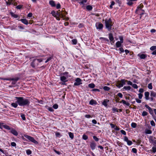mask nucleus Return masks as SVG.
Here are the masks:
<instances>
[{
	"instance_id": "41",
	"label": "nucleus",
	"mask_w": 156,
	"mask_h": 156,
	"mask_svg": "<svg viewBox=\"0 0 156 156\" xmlns=\"http://www.w3.org/2000/svg\"><path fill=\"white\" fill-rule=\"evenodd\" d=\"M103 89L105 91H108L110 90V88L107 86H105L103 88Z\"/></svg>"
},
{
	"instance_id": "27",
	"label": "nucleus",
	"mask_w": 156,
	"mask_h": 156,
	"mask_svg": "<svg viewBox=\"0 0 156 156\" xmlns=\"http://www.w3.org/2000/svg\"><path fill=\"white\" fill-rule=\"evenodd\" d=\"M10 15L11 16L14 18H17L18 17V15L14 14L13 12H10Z\"/></svg>"
},
{
	"instance_id": "49",
	"label": "nucleus",
	"mask_w": 156,
	"mask_h": 156,
	"mask_svg": "<svg viewBox=\"0 0 156 156\" xmlns=\"http://www.w3.org/2000/svg\"><path fill=\"white\" fill-rule=\"evenodd\" d=\"M53 108L55 109H57L58 108V105L57 104H55L53 105Z\"/></svg>"
},
{
	"instance_id": "52",
	"label": "nucleus",
	"mask_w": 156,
	"mask_h": 156,
	"mask_svg": "<svg viewBox=\"0 0 156 156\" xmlns=\"http://www.w3.org/2000/svg\"><path fill=\"white\" fill-rule=\"evenodd\" d=\"M132 152L135 154H136L137 152V150L135 148H133L132 149Z\"/></svg>"
},
{
	"instance_id": "62",
	"label": "nucleus",
	"mask_w": 156,
	"mask_h": 156,
	"mask_svg": "<svg viewBox=\"0 0 156 156\" xmlns=\"http://www.w3.org/2000/svg\"><path fill=\"white\" fill-rule=\"evenodd\" d=\"M139 98L140 99H142L143 97V94L141 93H139L138 94Z\"/></svg>"
},
{
	"instance_id": "53",
	"label": "nucleus",
	"mask_w": 156,
	"mask_h": 156,
	"mask_svg": "<svg viewBox=\"0 0 156 156\" xmlns=\"http://www.w3.org/2000/svg\"><path fill=\"white\" fill-rule=\"evenodd\" d=\"M93 138L97 142L99 140V138L95 136H93Z\"/></svg>"
},
{
	"instance_id": "59",
	"label": "nucleus",
	"mask_w": 156,
	"mask_h": 156,
	"mask_svg": "<svg viewBox=\"0 0 156 156\" xmlns=\"http://www.w3.org/2000/svg\"><path fill=\"white\" fill-rule=\"evenodd\" d=\"M112 110L114 112H118V109L116 108H112Z\"/></svg>"
},
{
	"instance_id": "28",
	"label": "nucleus",
	"mask_w": 156,
	"mask_h": 156,
	"mask_svg": "<svg viewBox=\"0 0 156 156\" xmlns=\"http://www.w3.org/2000/svg\"><path fill=\"white\" fill-rule=\"evenodd\" d=\"M145 133L146 134H151L152 133V131L151 130L148 129H146L145 130Z\"/></svg>"
},
{
	"instance_id": "31",
	"label": "nucleus",
	"mask_w": 156,
	"mask_h": 156,
	"mask_svg": "<svg viewBox=\"0 0 156 156\" xmlns=\"http://www.w3.org/2000/svg\"><path fill=\"white\" fill-rule=\"evenodd\" d=\"M89 87L91 88H93L94 87L95 85L93 83L89 84L88 85Z\"/></svg>"
},
{
	"instance_id": "5",
	"label": "nucleus",
	"mask_w": 156,
	"mask_h": 156,
	"mask_svg": "<svg viewBox=\"0 0 156 156\" xmlns=\"http://www.w3.org/2000/svg\"><path fill=\"white\" fill-rule=\"evenodd\" d=\"M24 136L28 139L30 141H31L34 144H38V142L35 140L34 137L27 135H24Z\"/></svg>"
},
{
	"instance_id": "11",
	"label": "nucleus",
	"mask_w": 156,
	"mask_h": 156,
	"mask_svg": "<svg viewBox=\"0 0 156 156\" xmlns=\"http://www.w3.org/2000/svg\"><path fill=\"white\" fill-rule=\"evenodd\" d=\"M126 81L124 79H122L120 80V82L119 83L118 87L120 88L122 87L123 85L125 84Z\"/></svg>"
},
{
	"instance_id": "29",
	"label": "nucleus",
	"mask_w": 156,
	"mask_h": 156,
	"mask_svg": "<svg viewBox=\"0 0 156 156\" xmlns=\"http://www.w3.org/2000/svg\"><path fill=\"white\" fill-rule=\"evenodd\" d=\"M68 134L69 137L72 139H73L74 138V135L73 133L71 132H69L68 133Z\"/></svg>"
},
{
	"instance_id": "32",
	"label": "nucleus",
	"mask_w": 156,
	"mask_h": 156,
	"mask_svg": "<svg viewBox=\"0 0 156 156\" xmlns=\"http://www.w3.org/2000/svg\"><path fill=\"white\" fill-rule=\"evenodd\" d=\"M148 114V113L146 111H144L142 113V115L143 116H147Z\"/></svg>"
},
{
	"instance_id": "46",
	"label": "nucleus",
	"mask_w": 156,
	"mask_h": 156,
	"mask_svg": "<svg viewBox=\"0 0 156 156\" xmlns=\"http://www.w3.org/2000/svg\"><path fill=\"white\" fill-rule=\"evenodd\" d=\"M156 46H151L150 48V49L151 51H154L156 50Z\"/></svg>"
},
{
	"instance_id": "58",
	"label": "nucleus",
	"mask_w": 156,
	"mask_h": 156,
	"mask_svg": "<svg viewBox=\"0 0 156 156\" xmlns=\"http://www.w3.org/2000/svg\"><path fill=\"white\" fill-rule=\"evenodd\" d=\"M11 145L12 147H16V144L14 142H12L11 143Z\"/></svg>"
},
{
	"instance_id": "15",
	"label": "nucleus",
	"mask_w": 156,
	"mask_h": 156,
	"mask_svg": "<svg viewBox=\"0 0 156 156\" xmlns=\"http://www.w3.org/2000/svg\"><path fill=\"white\" fill-rule=\"evenodd\" d=\"M65 15H64L62 13V12H56V16H60L62 18L63 20H65L64 18V16Z\"/></svg>"
},
{
	"instance_id": "22",
	"label": "nucleus",
	"mask_w": 156,
	"mask_h": 156,
	"mask_svg": "<svg viewBox=\"0 0 156 156\" xmlns=\"http://www.w3.org/2000/svg\"><path fill=\"white\" fill-rule=\"evenodd\" d=\"M20 20L22 22V23H23L27 25L28 24V21L25 19H20Z\"/></svg>"
},
{
	"instance_id": "63",
	"label": "nucleus",
	"mask_w": 156,
	"mask_h": 156,
	"mask_svg": "<svg viewBox=\"0 0 156 156\" xmlns=\"http://www.w3.org/2000/svg\"><path fill=\"white\" fill-rule=\"evenodd\" d=\"M152 151L153 153H155L156 152V147H153L152 148Z\"/></svg>"
},
{
	"instance_id": "56",
	"label": "nucleus",
	"mask_w": 156,
	"mask_h": 156,
	"mask_svg": "<svg viewBox=\"0 0 156 156\" xmlns=\"http://www.w3.org/2000/svg\"><path fill=\"white\" fill-rule=\"evenodd\" d=\"M117 95L118 96H119V97L121 98H122L123 97L122 94L121 93H118L117 94Z\"/></svg>"
},
{
	"instance_id": "6",
	"label": "nucleus",
	"mask_w": 156,
	"mask_h": 156,
	"mask_svg": "<svg viewBox=\"0 0 156 156\" xmlns=\"http://www.w3.org/2000/svg\"><path fill=\"white\" fill-rule=\"evenodd\" d=\"M82 80L79 78H77L75 80V82L74 84L75 86H79L82 84Z\"/></svg>"
},
{
	"instance_id": "14",
	"label": "nucleus",
	"mask_w": 156,
	"mask_h": 156,
	"mask_svg": "<svg viewBox=\"0 0 156 156\" xmlns=\"http://www.w3.org/2000/svg\"><path fill=\"white\" fill-rule=\"evenodd\" d=\"M10 133L15 136H17L18 135L17 132L14 128H11L10 131Z\"/></svg>"
},
{
	"instance_id": "42",
	"label": "nucleus",
	"mask_w": 156,
	"mask_h": 156,
	"mask_svg": "<svg viewBox=\"0 0 156 156\" xmlns=\"http://www.w3.org/2000/svg\"><path fill=\"white\" fill-rule=\"evenodd\" d=\"M5 123L3 122H0V128L2 129L3 128H4Z\"/></svg>"
},
{
	"instance_id": "57",
	"label": "nucleus",
	"mask_w": 156,
	"mask_h": 156,
	"mask_svg": "<svg viewBox=\"0 0 156 156\" xmlns=\"http://www.w3.org/2000/svg\"><path fill=\"white\" fill-rule=\"evenodd\" d=\"M132 87L135 89H137L138 87L137 85L136 84H132Z\"/></svg>"
},
{
	"instance_id": "30",
	"label": "nucleus",
	"mask_w": 156,
	"mask_h": 156,
	"mask_svg": "<svg viewBox=\"0 0 156 156\" xmlns=\"http://www.w3.org/2000/svg\"><path fill=\"white\" fill-rule=\"evenodd\" d=\"M131 88V87L129 86H124L123 88V89H124L125 90H130Z\"/></svg>"
},
{
	"instance_id": "45",
	"label": "nucleus",
	"mask_w": 156,
	"mask_h": 156,
	"mask_svg": "<svg viewBox=\"0 0 156 156\" xmlns=\"http://www.w3.org/2000/svg\"><path fill=\"white\" fill-rule=\"evenodd\" d=\"M148 88L149 89H150V90H151V89H152L153 87H152V83H149L148 84Z\"/></svg>"
},
{
	"instance_id": "54",
	"label": "nucleus",
	"mask_w": 156,
	"mask_h": 156,
	"mask_svg": "<svg viewBox=\"0 0 156 156\" xmlns=\"http://www.w3.org/2000/svg\"><path fill=\"white\" fill-rule=\"evenodd\" d=\"M152 126H154L155 125V122L153 120H152L150 122Z\"/></svg>"
},
{
	"instance_id": "39",
	"label": "nucleus",
	"mask_w": 156,
	"mask_h": 156,
	"mask_svg": "<svg viewBox=\"0 0 156 156\" xmlns=\"http://www.w3.org/2000/svg\"><path fill=\"white\" fill-rule=\"evenodd\" d=\"M132 1H131V0H129L128 1V2H127V4L129 6H131L133 4V3L132 2Z\"/></svg>"
},
{
	"instance_id": "3",
	"label": "nucleus",
	"mask_w": 156,
	"mask_h": 156,
	"mask_svg": "<svg viewBox=\"0 0 156 156\" xmlns=\"http://www.w3.org/2000/svg\"><path fill=\"white\" fill-rule=\"evenodd\" d=\"M112 21L111 18L108 20H105V24L106 28L108 29V30L110 31L112 30Z\"/></svg>"
},
{
	"instance_id": "20",
	"label": "nucleus",
	"mask_w": 156,
	"mask_h": 156,
	"mask_svg": "<svg viewBox=\"0 0 156 156\" xmlns=\"http://www.w3.org/2000/svg\"><path fill=\"white\" fill-rule=\"evenodd\" d=\"M120 103H122L124 105H126L128 106H129L130 105V104L129 102H126L124 100H122L121 101H120Z\"/></svg>"
},
{
	"instance_id": "40",
	"label": "nucleus",
	"mask_w": 156,
	"mask_h": 156,
	"mask_svg": "<svg viewBox=\"0 0 156 156\" xmlns=\"http://www.w3.org/2000/svg\"><path fill=\"white\" fill-rule=\"evenodd\" d=\"M4 128L7 130H10L11 129V128L9 126L5 124V126H4Z\"/></svg>"
},
{
	"instance_id": "36",
	"label": "nucleus",
	"mask_w": 156,
	"mask_h": 156,
	"mask_svg": "<svg viewBox=\"0 0 156 156\" xmlns=\"http://www.w3.org/2000/svg\"><path fill=\"white\" fill-rule=\"evenodd\" d=\"M137 124L135 122H132L131 124V126L133 128H135Z\"/></svg>"
},
{
	"instance_id": "16",
	"label": "nucleus",
	"mask_w": 156,
	"mask_h": 156,
	"mask_svg": "<svg viewBox=\"0 0 156 156\" xmlns=\"http://www.w3.org/2000/svg\"><path fill=\"white\" fill-rule=\"evenodd\" d=\"M137 56L141 59H144L147 57V55L145 54H141L140 53L137 55Z\"/></svg>"
},
{
	"instance_id": "37",
	"label": "nucleus",
	"mask_w": 156,
	"mask_h": 156,
	"mask_svg": "<svg viewBox=\"0 0 156 156\" xmlns=\"http://www.w3.org/2000/svg\"><path fill=\"white\" fill-rule=\"evenodd\" d=\"M86 9L89 10H92L93 8L91 5H88L86 6Z\"/></svg>"
},
{
	"instance_id": "18",
	"label": "nucleus",
	"mask_w": 156,
	"mask_h": 156,
	"mask_svg": "<svg viewBox=\"0 0 156 156\" xmlns=\"http://www.w3.org/2000/svg\"><path fill=\"white\" fill-rule=\"evenodd\" d=\"M150 93L148 91L145 92L144 93L145 98L146 100H148L150 99L149 98Z\"/></svg>"
},
{
	"instance_id": "13",
	"label": "nucleus",
	"mask_w": 156,
	"mask_h": 156,
	"mask_svg": "<svg viewBox=\"0 0 156 156\" xmlns=\"http://www.w3.org/2000/svg\"><path fill=\"white\" fill-rule=\"evenodd\" d=\"M97 29L99 30L102 29L103 27V24L101 23H97L96 24Z\"/></svg>"
},
{
	"instance_id": "44",
	"label": "nucleus",
	"mask_w": 156,
	"mask_h": 156,
	"mask_svg": "<svg viewBox=\"0 0 156 156\" xmlns=\"http://www.w3.org/2000/svg\"><path fill=\"white\" fill-rule=\"evenodd\" d=\"M20 116L22 119L23 120H26V118L25 117V115L24 114L21 113L20 114Z\"/></svg>"
},
{
	"instance_id": "4",
	"label": "nucleus",
	"mask_w": 156,
	"mask_h": 156,
	"mask_svg": "<svg viewBox=\"0 0 156 156\" xmlns=\"http://www.w3.org/2000/svg\"><path fill=\"white\" fill-rule=\"evenodd\" d=\"M42 61V60L41 59H34L31 63V66L33 68H34L36 66H37L38 63L41 62Z\"/></svg>"
},
{
	"instance_id": "10",
	"label": "nucleus",
	"mask_w": 156,
	"mask_h": 156,
	"mask_svg": "<svg viewBox=\"0 0 156 156\" xmlns=\"http://www.w3.org/2000/svg\"><path fill=\"white\" fill-rule=\"evenodd\" d=\"M145 106L146 108L148 109L150 114L152 115H153L154 114L153 110L152 109L147 105H145Z\"/></svg>"
},
{
	"instance_id": "17",
	"label": "nucleus",
	"mask_w": 156,
	"mask_h": 156,
	"mask_svg": "<svg viewBox=\"0 0 156 156\" xmlns=\"http://www.w3.org/2000/svg\"><path fill=\"white\" fill-rule=\"evenodd\" d=\"M72 1H79L78 2L80 5H84V4L87 2V0H72Z\"/></svg>"
},
{
	"instance_id": "34",
	"label": "nucleus",
	"mask_w": 156,
	"mask_h": 156,
	"mask_svg": "<svg viewBox=\"0 0 156 156\" xmlns=\"http://www.w3.org/2000/svg\"><path fill=\"white\" fill-rule=\"evenodd\" d=\"M72 44L74 45L76 44L77 43V40L76 39L72 40Z\"/></svg>"
},
{
	"instance_id": "51",
	"label": "nucleus",
	"mask_w": 156,
	"mask_h": 156,
	"mask_svg": "<svg viewBox=\"0 0 156 156\" xmlns=\"http://www.w3.org/2000/svg\"><path fill=\"white\" fill-rule=\"evenodd\" d=\"M55 134L56 136L57 137H60L61 136L60 133L59 132H56Z\"/></svg>"
},
{
	"instance_id": "61",
	"label": "nucleus",
	"mask_w": 156,
	"mask_h": 156,
	"mask_svg": "<svg viewBox=\"0 0 156 156\" xmlns=\"http://www.w3.org/2000/svg\"><path fill=\"white\" fill-rule=\"evenodd\" d=\"M120 132L122 134H123L124 135H126V132L123 130H121Z\"/></svg>"
},
{
	"instance_id": "21",
	"label": "nucleus",
	"mask_w": 156,
	"mask_h": 156,
	"mask_svg": "<svg viewBox=\"0 0 156 156\" xmlns=\"http://www.w3.org/2000/svg\"><path fill=\"white\" fill-rule=\"evenodd\" d=\"M109 101L107 99L105 100L102 102V105H104L105 107H107V103Z\"/></svg>"
},
{
	"instance_id": "60",
	"label": "nucleus",
	"mask_w": 156,
	"mask_h": 156,
	"mask_svg": "<svg viewBox=\"0 0 156 156\" xmlns=\"http://www.w3.org/2000/svg\"><path fill=\"white\" fill-rule=\"evenodd\" d=\"M135 100L138 103H141V100L138 99L137 98H135Z\"/></svg>"
},
{
	"instance_id": "26",
	"label": "nucleus",
	"mask_w": 156,
	"mask_h": 156,
	"mask_svg": "<svg viewBox=\"0 0 156 156\" xmlns=\"http://www.w3.org/2000/svg\"><path fill=\"white\" fill-rule=\"evenodd\" d=\"M122 43L120 42L119 41H117L115 44L116 46V48H119L121 46L122 44Z\"/></svg>"
},
{
	"instance_id": "50",
	"label": "nucleus",
	"mask_w": 156,
	"mask_h": 156,
	"mask_svg": "<svg viewBox=\"0 0 156 156\" xmlns=\"http://www.w3.org/2000/svg\"><path fill=\"white\" fill-rule=\"evenodd\" d=\"M51 13L53 16L55 17L56 16V12L54 10L52 11Z\"/></svg>"
},
{
	"instance_id": "25",
	"label": "nucleus",
	"mask_w": 156,
	"mask_h": 156,
	"mask_svg": "<svg viewBox=\"0 0 156 156\" xmlns=\"http://www.w3.org/2000/svg\"><path fill=\"white\" fill-rule=\"evenodd\" d=\"M49 3L52 7H55V2L53 0H50L49 2Z\"/></svg>"
},
{
	"instance_id": "43",
	"label": "nucleus",
	"mask_w": 156,
	"mask_h": 156,
	"mask_svg": "<svg viewBox=\"0 0 156 156\" xmlns=\"http://www.w3.org/2000/svg\"><path fill=\"white\" fill-rule=\"evenodd\" d=\"M3 80H9L11 81V80H13V79H12L11 78H3L1 79Z\"/></svg>"
},
{
	"instance_id": "33",
	"label": "nucleus",
	"mask_w": 156,
	"mask_h": 156,
	"mask_svg": "<svg viewBox=\"0 0 156 156\" xmlns=\"http://www.w3.org/2000/svg\"><path fill=\"white\" fill-rule=\"evenodd\" d=\"M82 139L85 140H86L88 139V137L86 134H84L82 136Z\"/></svg>"
},
{
	"instance_id": "12",
	"label": "nucleus",
	"mask_w": 156,
	"mask_h": 156,
	"mask_svg": "<svg viewBox=\"0 0 156 156\" xmlns=\"http://www.w3.org/2000/svg\"><path fill=\"white\" fill-rule=\"evenodd\" d=\"M90 147L92 150H93L95 148L96 146V143L94 141H92L90 144Z\"/></svg>"
},
{
	"instance_id": "8",
	"label": "nucleus",
	"mask_w": 156,
	"mask_h": 156,
	"mask_svg": "<svg viewBox=\"0 0 156 156\" xmlns=\"http://www.w3.org/2000/svg\"><path fill=\"white\" fill-rule=\"evenodd\" d=\"M149 140L150 142L156 144V138L155 137L150 136L149 137Z\"/></svg>"
},
{
	"instance_id": "55",
	"label": "nucleus",
	"mask_w": 156,
	"mask_h": 156,
	"mask_svg": "<svg viewBox=\"0 0 156 156\" xmlns=\"http://www.w3.org/2000/svg\"><path fill=\"white\" fill-rule=\"evenodd\" d=\"M23 5H19L17 6H16V8L17 9H20L22 7H23Z\"/></svg>"
},
{
	"instance_id": "35",
	"label": "nucleus",
	"mask_w": 156,
	"mask_h": 156,
	"mask_svg": "<svg viewBox=\"0 0 156 156\" xmlns=\"http://www.w3.org/2000/svg\"><path fill=\"white\" fill-rule=\"evenodd\" d=\"M13 0H8V1L6 2L7 5H10L13 4Z\"/></svg>"
},
{
	"instance_id": "19",
	"label": "nucleus",
	"mask_w": 156,
	"mask_h": 156,
	"mask_svg": "<svg viewBox=\"0 0 156 156\" xmlns=\"http://www.w3.org/2000/svg\"><path fill=\"white\" fill-rule=\"evenodd\" d=\"M12 79L13 80H11L12 81V84H15L16 83L17 81L20 79V78L18 77H16L15 78H12Z\"/></svg>"
},
{
	"instance_id": "48",
	"label": "nucleus",
	"mask_w": 156,
	"mask_h": 156,
	"mask_svg": "<svg viewBox=\"0 0 156 156\" xmlns=\"http://www.w3.org/2000/svg\"><path fill=\"white\" fill-rule=\"evenodd\" d=\"M119 39H120V42L121 43H123V37L122 36H120L119 37Z\"/></svg>"
},
{
	"instance_id": "38",
	"label": "nucleus",
	"mask_w": 156,
	"mask_h": 156,
	"mask_svg": "<svg viewBox=\"0 0 156 156\" xmlns=\"http://www.w3.org/2000/svg\"><path fill=\"white\" fill-rule=\"evenodd\" d=\"M11 105L12 107L16 108L18 106V103H12Z\"/></svg>"
},
{
	"instance_id": "1",
	"label": "nucleus",
	"mask_w": 156,
	"mask_h": 156,
	"mask_svg": "<svg viewBox=\"0 0 156 156\" xmlns=\"http://www.w3.org/2000/svg\"><path fill=\"white\" fill-rule=\"evenodd\" d=\"M15 98L17 100L16 102L20 106H29L30 104V101L29 99L23 97H16Z\"/></svg>"
},
{
	"instance_id": "47",
	"label": "nucleus",
	"mask_w": 156,
	"mask_h": 156,
	"mask_svg": "<svg viewBox=\"0 0 156 156\" xmlns=\"http://www.w3.org/2000/svg\"><path fill=\"white\" fill-rule=\"evenodd\" d=\"M32 152L30 150H26V153L28 155H29L31 154Z\"/></svg>"
},
{
	"instance_id": "2",
	"label": "nucleus",
	"mask_w": 156,
	"mask_h": 156,
	"mask_svg": "<svg viewBox=\"0 0 156 156\" xmlns=\"http://www.w3.org/2000/svg\"><path fill=\"white\" fill-rule=\"evenodd\" d=\"M60 80L63 82L62 84H66L65 83L68 81L67 78L70 77L68 72H66L61 73L60 75Z\"/></svg>"
},
{
	"instance_id": "24",
	"label": "nucleus",
	"mask_w": 156,
	"mask_h": 156,
	"mask_svg": "<svg viewBox=\"0 0 156 156\" xmlns=\"http://www.w3.org/2000/svg\"><path fill=\"white\" fill-rule=\"evenodd\" d=\"M109 38L110 41H112L114 40V37L113 34L112 33H110L108 34Z\"/></svg>"
},
{
	"instance_id": "64",
	"label": "nucleus",
	"mask_w": 156,
	"mask_h": 156,
	"mask_svg": "<svg viewBox=\"0 0 156 156\" xmlns=\"http://www.w3.org/2000/svg\"><path fill=\"white\" fill-rule=\"evenodd\" d=\"M83 26V23H80L78 25V27L80 28H82Z\"/></svg>"
},
{
	"instance_id": "7",
	"label": "nucleus",
	"mask_w": 156,
	"mask_h": 156,
	"mask_svg": "<svg viewBox=\"0 0 156 156\" xmlns=\"http://www.w3.org/2000/svg\"><path fill=\"white\" fill-rule=\"evenodd\" d=\"M150 96L151 98H150V99L151 101H153L154 100V98L156 96V92L152 90L151 91Z\"/></svg>"
},
{
	"instance_id": "9",
	"label": "nucleus",
	"mask_w": 156,
	"mask_h": 156,
	"mask_svg": "<svg viewBox=\"0 0 156 156\" xmlns=\"http://www.w3.org/2000/svg\"><path fill=\"white\" fill-rule=\"evenodd\" d=\"M124 140L127 143V144L128 145L130 146L133 143L132 141L129 140L126 136H124Z\"/></svg>"
},
{
	"instance_id": "23",
	"label": "nucleus",
	"mask_w": 156,
	"mask_h": 156,
	"mask_svg": "<svg viewBox=\"0 0 156 156\" xmlns=\"http://www.w3.org/2000/svg\"><path fill=\"white\" fill-rule=\"evenodd\" d=\"M97 104L96 101L93 99H91L89 102V104L91 105H96Z\"/></svg>"
}]
</instances>
